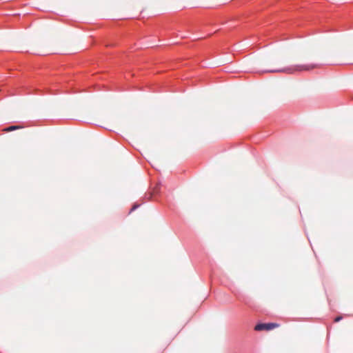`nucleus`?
Listing matches in <instances>:
<instances>
[{"label": "nucleus", "mask_w": 353, "mask_h": 353, "mask_svg": "<svg viewBox=\"0 0 353 353\" xmlns=\"http://www.w3.org/2000/svg\"><path fill=\"white\" fill-rule=\"evenodd\" d=\"M139 205H134L132 208L131 209V211L134 210L137 208H138Z\"/></svg>", "instance_id": "nucleus-5"}, {"label": "nucleus", "mask_w": 353, "mask_h": 353, "mask_svg": "<svg viewBox=\"0 0 353 353\" xmlns=\"http://www.w3.org/2000/svg\"><path fill=\"white\" fill-rule=\"evenodd\" d=\"M22 128L20 125H11L10 127L6 128L3 130V132H9L15 130L21 129Z\"/></svg>", "instance_id": "nucleus-3"}, {"label": "nucleus", "mask_w": 353, "mask_h": 353, "mask_svg": "<svg viewBox=\"0 0 353 353\" xmlns=\"http://www.w3.org/2000/svg\"><path fill=\"white\" fill-rule=\"evenodd\" d=\"M343 319V317L341 316H339L335 318L334 319V322H339L340 321L341 319Z\"/></svg>", "instance_id": "nucleus-4"}, {"label": "nucleus", "mask_w": 353, "mask_h": 353, "mask_svg": "<svg viewBox=\"0 0 353 353\" xmlns=\"http://www.w3.org/2000/svg\"><path fill=\"white\" fill-rule=\"evenodd\" d=\"M320 65L316 63H306L302 64H296L290 67L282 68L272 69L268 72H284L287 74H294L296 72L311 71L314 69L319 68Z\"/></svg>", "instance_id": "nucleus-1"}, {"label": "nucleus", "mask_w": 353, "mask_h": 353, "mask_svg": "<svg viewBox=\"0 0 353 353\" xmlns=\"http://www.w3.org/2000/svg\"><path fill=\"white\" fill-rule=\"evenodd\" d=\"M279 326L278 323H259L254 327V330L256 331H263L266 330L269 331L276 328Z\"/></svg>", "instance_id": "nucleus-2"}]
</instances>
